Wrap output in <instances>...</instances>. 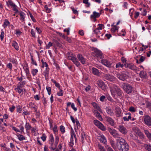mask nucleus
Masks as SVG:
<instances>
[{
	"label": "nucleus",
	"instance_id": "obj_1",
	"mask_svg": "<svg viewBox=\"0 0 151 151\" xmlns=\"http://www.w3.org/2000/svg\"><path fill=\"white\" fill-rule=\"evenodd\" d=\"M111 93L113 96H115L117 94L118 96H121L122 91L116 85H113L110 87Z\"/></svg>",
	"mask_w": 151,
	"mask_h": 151
},
{
	"label": "nucleus",
	"instance_id": "obj_2",
	"mask_svg": "<svg viewBox=\"0 0 151 151\" xmlns=\"http://www.w3.org/2000/svg\"><path fill=\"white\" fill-rule=\"evenodd\" d=\"M122 86L124 91L127 94H129L132 92L133 87L129 84L124 83L122 85Z\"/></svg>",
	"mask_w": 151,
	"mask_h": 151
},
{
	"label": "nucleus",
	"instance_id": "obj_3",
	"mask_svg": "<svg viewBox=\"0 0 151 151\" xmlns=\"http://www.w3.org/2000/svg\"><path fill=\"white\" fill-rule=\"evenodd\" d=\"M127 143L126 141L123 138L121 137H118L116 139V145L118 149L119 150L122 146Z\"/></svg>",
	"mask_w": 151,
	"mask_h": 151
},
{
	"label": "nucleus",
	"instance_id": "obj_4",
	"mask_svg": "<svg viewBox=\"0 0 151 151\" xmlns=\"http://www.w3.org/2000/svg\"><path fill=\"white\" fill-rule=\"evenodd\" d=\"M93 55L98 59H101L104 58L102 52L97 48H95L92 52Z\"/></svg>",
	"mask_w": 151,
	"mask_h": 151
},
{
	"label": "nucleus",
	"instance_id": "obj_5",
	"mask_svg": "<svg viewBox=\"0 0 151 151\" xmlns=\"http://www.w3.org/2000/svg\"><path fill=\"white\" fill-rule=\"evenodd\" d=\"M116 75L118 78L122 81H125L128 77V76L124 72L117 73Z\"/></svg>",
	"mask_w": 151,
	"mask_h": 151
},
{
	"label": "nucleus",
	"instance_id": "obj_6",
	"mask_svg": "<svg viewBox=\"0 0 151 151\" xmlns=\"http://www.w3.org/2000/svg\"><path fill=\"white\" fill-rule=\"evenodd\" d=\"M108 130L110 133L113 136L114 138H117L120 137L119 134L117 133V131L114 129H112L111 128L109 127Z\"/></svg>",
	"mask_w": 151,
	"mask_h": 151
},
{
	"label": "nucleus",
	"instance_id": "obj_7",
	"mask_svg": "<svg viewBox=\"0 0 151 151\" xmlns=\"http://www.w3.org/2000/svg\"><path fill=\"white\" fill-rule=\"evenodd\" d=\"M124 65L126 68L132 70H137V68L132 63H125L124 64Z\"/></svg>",
	"mask_w": 151,
	"mask_h": 151
},
{
	"label": "nucleus",
	"instance_id": "obj_8",
	"mask_svg": "<svg viewBox=\"0 0 151 151\" xmlns=\"http://www.w3.org/2000/svg\"><path fill=\"white\" fill-rule=\"evenodd\" d=\"M104 78L107 80L111 82H113L115 81L116 79V78L113 76L111 75L108 73L105 74Z\"/></svg>",
	"mask_w": 151,
	"mask_h": 151
},
{
	"label": "nucleus",
	"instance_id": "obj_9",
	"mask_svg": "<svg viewBox=\"0 0 151 151\" xmlns=\"http://www.w3.org/2000/svg\"><path fill=\"white\" fill-rule=\"evenodd\" d=\"M144 120L145 124L148 126H151V118L148 115L145 116Z\"/></svg>",
	"mask_w": 151,
	"mask_h": 151
},
{
	"label": "nucleus",
	"instance_id": "obj_10",
	"mask_svg": "<svg viewBox=\"0 0 151 151\" xmlns=\"http://www.w3.org/2000/svg\"><path fill=\"white\" fill-rule=\"evenodd\" d=\"M98 86L103 90H104L106 88V85L101 80H98L97 81Z\"/></svg>",
	"mask_w": 151,
	"mask_h": 151
},
{
	"label": "nucleus",
	"instance_id": "obj_11",
	"mask_svg": "<svg viewBox=\"0 0 151 151\" xmlns=\"http://www.w3.org/2000/svg\"><path fill=\"white\" fill-rule=\"evenodd\" d=\"M101 12L98 13L95 11L93 12V14L91 15L90 16V18L91 19H93L95 21L96 20V18L99 17L101 14Z\"/></svg>",
	"mask_w": 151,
	"mask_h": 151
},
{
	"label": "nucleus",
	"instance_id": "obj_12",
	"mask_svg": "<svg viewBox=\"0 0 151 151\" xmlns=\"http://www.w3.org/2000/svg\"><path fill=\"white\" fill-rule=\"evenodd\" d=\"M101 63L104 65L109 67L111 68V63L108 60L104 59L101 60Z\"/></svg>",
	"mask_w": 151,
	"mask_h": 151
},
{
	"label": "nucleus",
	"instance_id": "obj_13",
	"mask_svg": "<svg viewBox=\"0 0 151 151\" xmlns=\"http://www.w3.org/2000/svg\"><path fill=\"white\" fill-rule=\"evenodd\" d=\"M105 119L109 124L111 126H113L114 125V121L113 119L110 117L106 116L105 117Z\"/></svg>",
	"mask_w": 151,
	"mask_h": 151
},
{
	"label": "nucleus",
	"instance_id": "obj_14",
	"mask_svg": "<svg viewBox=\"0 0 151 151\" xmlns=\"http://www.w3.org/2000/svg\"><path fill=\"white\" fill-rule=\"evenodd\" d=\"M119 129L122 133L123 134H125L127 133V131L126 128L122 125H120L119 126Z\"/></svg>",
	"mask_w": 151,
	"mask_h": 151
},
{
	"label": "nucleus",
	"instance_id": "obj_15",
	"mask_svg": "<svg viewBox=\"0 0 151 151\" xmlns=\"http://www.w3.org/2000/svg\"><path fill=\"white\" fill-rule=\"evenodd\" d=\"M77 57L79 60L83 64H84L85 63L86 59L81 54L78 55Z\"/></svg>",
	"mask_w": 151,
	"mask_h": 151
},
{
	"label": "nucleus",
	"instance_id": "obj_16",
	"mask_svg": "<svg viewBox=\"0 0 151 151\" xmlns=\"http://www.w3.org/2000/svg\"><path fill=\"white\" fill-rule=\"evenodd\" d=\"M49 68H46L45 70L43 72V73L45 77V79L47 81L49 79Z\"/></svg>",
	"mask_w": 151,
	"mask_h": 151
},
{
	"label": "nucleus",
	"instance_id": "obj_17",
	"mask_svg": "<svg viewBox=\"0 0 151 151\" xmlns=\"http://www.w3.org/2000/svg\"><path fill=\"white\" fill-rule=\"evenodd\" d=\"M129 149V146L128 144L126 143L125 144L123 145L122 148L119 150L120 151H128Z\"/></svg>",
	"mask_w": 151,
	"mask_h": 151
},
{
	"label": "nucleus",
	"instance_id": "obj_18",
	"mask_svg": "<svg viewBox=\"0 0 151 151\" xmlns=\"http://www.w3.org/2000/svg\"><path fill=\"white\" fill-rule=\"evenodd\" d=\"M106 111L107 114L110 116H113L114 114L113 111L109 107H106Z\"/></svg>",
	"mask_w": 151,
	"mask_h": 151
},
{
	"label": "nucleus",
	"instance_id": "obj_19",
	"mask_svg": "<svg viewBox=\"0 0 151 151\" xmlns=\"http://www.w3.org/2000/svg\"><path fill=\"white\" fill-rule=\"evenodd\" d=\"M92 73L94 75L99 76L100 75V73L99 70L97 69L94 67L92 68Z\"/></svg>",
	"mask_w": 151,
	"mask_h": 151
},
{
	"label": "nucleus",
	"instance_id": "obj_20",
	"mask_svg": "<svg viewBox=\"0 0 151 151\" xmlns=\"http://www.w3.org/2000/svg\"><path fill=\"white\" fill-rule=\"evenodd\" d=\"M29 106L30 107L33 108L34 109L35 112H37V107L36 105L34 103L31 102L29 103Z\"/></svg>",
	"mask_w": 151,
	"mask_h": 151
},
{
	"label": "nucleus",
	"instance_id": "obj_21",
	"mask_svg": "<svg viewBox=\"0 0 151 151\" xmlns=\"http://www.w3.org/2000/svg\"><path fill=\"white\" fill-rule=\"evenodd\" d=\"M19 15L21 17L20 20L23 22L24 21L25 14L22 12H19Z\"/></svg>",
	"mask_w": 151,
	"mask_h": 151
},
{
	"label": "nucleus",
	"instance_id": "obj_22",
	"mask_svg": "<svg viewBox=\"0 0 151 151\" xmlns=\"http://www.w3.org/2000/svg\"><path fill=\"white\" fill-rule=\"evenodd\" d=\"M92 104L93 106L95 109H96L97 110H98L100 112L101 111V109L96 103L95 102H93L92 103Z\"/></svg>",
	"mask_w": 151,
	"mask_h": 151
},
{
	"label": "nucleus",
	"instance_id": "obj_23",
	"mask_svg": "<svg viewBox=\"0 0 151 151\" xmlns=\"http://www.w3.org/2000/svg\"><path fill=\"white\" fill-rule=\"evenodd\" d=\"M23 69L25 71L27 76H29L30 74L28 68V66L27 65L26 66H25L23 67Z\"/></svg>",
	"mask_w": 151,
	"mask_h": 151
},
{
	"label": "nucleus",
	"instance_id": "obj_24",
	"mask_svg": "<svg viewBox=\"0 0 151 151\" xmlns=\"http://www.w3.org/2000/svg\"><path fill=\"white\" fill-rule=\"evenodd\" d=\"M49 144L50 145V146H53L54 143V138L52 134H50V136Z\"/></svg>",
	"mask_w": 151,
	"mask_h": 151
},
{
	"label": "nucleus",
	"instance_id": "obj_25",
	"mask_svg": "<svg viewBox=\"0 0 151 151\" xmlns=\"http://www.w3.org/2000/svg\"><path fill=\"white\" fill-rule=\"evenodd\" d=\"M101 138L99 139L101 142L105 144L107 142L106 137L103 135H101Z\"/></svg>",
	"mask_w": 151,
	"mask_h": 151
},
{
	"label": "nucleus",
	"instance_id": "obj_26",
	"mask_svg": "<svg viewBox=\"0 0 151 151\" xmlns=\"http://www.w3.org/2000/svg\"><path fill=\"white\" fill-rule=\"evenodd\" d=\"M53 45H56L59 47H61L62 46V45L60 43L56 40H53Z\"/></svg>",
	"mask_w": 151,
	"mask_h": 151
},
{
	"label": "nucleus",
	"instance_id": "obj_27",
	"mask_svg": "<svg viewBox=\"0 0 151 151\" xmlns=\"http://www.w3.org/2000/svg\"><path fill=\"white\" fill-rule=\"evenodd\" d=\"M139 75L141 78H146L147 74L146 72L144 71H142L140 73Z\"/></svg>",
	"mask_w": 151,
	"mask_h": 151
},
{
	"label": "nucleus",
	"instance_id": "obj_28",
	"mask_svg": "<svg viewBox=\"0 0 151 151\" xmlns=\"http://www.w3.org/2000/svg\"><path fill=\"white\" fill-rule=\"evenodd\" d=\"M12 45L17 50H18L19 49V47L18 46V44L15 41H13L12 44Z\"/></svg>",
	"mask_w": 151,
	"mask_h": 151
},
{
	"label": "nucleus",
	"instance_id": "obj_29",
	"mask_svg": "<svg viewBox=\"0 0 151 151\" xmlns=\"http://www.w3.org/2000/svg\"><path fill=\"white\" fill-rule=\"evenodd\" d=\"M25 128H26V132H28L31 128V126L29 123H26L25 125Z\"/></svg>",
	"mask_w": 151,
	"mask_h": 151
},
{
	"label": "nucleus",
	"instance_id": "obj_30",
	"mask_svg": "<svg viewBox=\"0 0 151 151\" xmlns=\"http://www.w3.org/2000/svg\"><path fill=\"white\" fill-rule=\"evenodd\" d=\"M86 138V135L84 132H82L81 134V142L83 143L84 142L85 139Z\"/></svg>",
	"mask_w": 151,
	"mask_h": 151
},
{
	"label": "nucleus",
	"instance_id": "obj_31",
	"mask_svg": "<svg viewBox=\"0 0 151 151\" xmlns=\"http://www.w3.org/2000/svg\"><path fill=\"white\" fill-rule=\"evenodd\" d=\"M21 86H18L17 87L15 88L16 90L19 93H20L23 92V89L21 88Z\"/></svg>",
	"mask_w": 151,
	"mask_h": 151
},
{
	"label": "nucleus",
	"instance_id": "obj_32",
	"mask_svg": "<svg viewBox=\"0 0 151 151\" xmlns=\"http://www.w3.org/2000/svg\"><path fill=\"white\" fill-rule=\"evenodd\" d=\"M6 3L8 6H10L12 7L13 6H15V4L11 0H8Z\"/></svg>",
	"mask_w": 151,
	"mask_h": 151
},
{
	"label": "nucleus",
	"instance_id": "obj_33",
	"mask_svg": "<svg viewBox=\"0 0 151 151\" xmlns=\"http://www.w3.org/2000/svg\"><path fill=\"white\" fill-rule=\"evenodd\" d=\"M95 33L97 37H100V34H101V33L99 30L98 29H96L93 31Z\"/></svg>",
	"mask_w": 151,
	"mask_h": 151
},
{
	"label": "nucleus",
	"instance_id": "obj_34",
	"mask_svg": "<svg viewBox=\"0 0 151 151\" xmlns=\"http://www.w3.org/2000/svg\"><path fill=\"white\" fill-rule=\"evenodd\" d=\"M96 116L100 121H102L103 119L100 113L97 111L95 113Z\"/></svg>",
	"mask_w": 151,
	"mask_h": 151
},
{
	"label": "nucleus",
	"instance_id": "obj_35",
	"mask_svg": "<svg viewBox=\"0 0 151 151\" xmlns=\"http://www.w3.org/2000/svg\"><path fill=\"white\" fill-rule=\"evenodd\" d=\"M73 135H71L70 139V141L69 142V146L70 147H72L73 145H74V143H73Z\"/></svg>",
	"mask_w": 151,
	"mask_h": 151
},
{
	"label": "nucleus",
	"instance_id": "obj_36",
	"mask_svg": "<svg viewBox=\"0 0 151 151\" xmlns=\"http://www.w3.org/2000/svg\"><path fill=\"white\" fill-rule=\"evenodd\" d=\"M51 81L55 84V85L56 87L58 88L59 89H60V86L59 83H57L56 81L53 79H52L51 80Z\"/></svg>",
	"mask_w": 151,
	"mask_h": 151
},
{
	"label": "nucleus",
	"instance_id": "obj_37",
	"mask_svg": "<svg viewBox=\"0 0 151 151\" xmlns=\"http://www.w3.org/2000/svg\"><path fill=\"white\" fill-rule=\"evenodd\" d=\"M10 24V22L7 19H5L3 25V27L5 28L7 26Z\"/></svg>",
	"mask_w": 151,
	"mask_h": 151
},
{
	"label": "nucleus",
	"instance_id": "obj_38",
	"mask_svg": "<svg viewBox=\"0 0 151 151\" xmlns=\"http://www.w3.org/2000/svg\"><path fill=\"white\" fill-rule=\"evenodd\" d=\"M110 144L111 146L114 150H116V147L115 145L114 141L112 140H110Z\"/></svg>",
	"mask_w": 151,
	"mask_h": 151
},
{
	"label": "nucleus",
	"instance_id": "obj_39",
	"mask_svg": "<svg viewBox=\"0 0 151 151\" xmlns=\"http://www.w3.org/2000/svg\"><path fill=\"white\" fill-rule=\"evenodd\" d=\"M31 63L33 65H34L36 66H37V65L36 61L35 60L33 59V56L32 55H31Z\"/></svg>",
	"mask_w": 151,
	"mask_h": 151
},
{
	"label": "nucleus",
	"instance_id": "obj_40",
	"mask_svg": "<svg viewBox=\"0 0 151 151\" xmlns=\"http://www.w3.org/2000/svg\"><path fill=\"white\" fill-rule=\"evenodd\" d=\"M98 127L103 131H105L106 129L105 127L101 123L100 124Z\"/></svg>",
	"mask_w": 151,
	"mask_h": 151
},
{
	"label": "nucleus",
	"instance_id": "obj_41",
	"mask_svg": "<svg viewBox=\"0 0 151 151\" xmlns=\"http://www.w3.org/2000/svg\"><path fill=\"white\" fill-rule=\"evenodd\" d=\"M38 72V70L37 69H33L32 70V73L33 76H35Z\"/></svg>",
	"mask_w": 151,
	"mask_h": 151
},
{
	"label": "nucleus",
	"instance_id": "obj_42",
	"mask_svg": "<svg viewBox=\"0 0 151 151\" xmlns=\"http://www.w3.org/2000/svg\"><path fill=\"white\" fill-rule=\"evenodd\" d=\"M49 148L50 149V151H60L58 148L54 147V146H50Z\"/></svg>",
	"mask_w": 151,
	"mask_h": 151
},
{
	"label": "nucleus",
	"instance_id": "obj_43",
	"mask_svg": "<svg viewBox=\"0 0 151 151\" xmlns=\"http://www.w3.org/2000/svg\"><path fill=\"white\" fill-rule=\"evenodd\" d=\"M18 137V139L20 141H22L25 139V137L22 135L19 134V135H17Z\"/></svg>",
	"mask_w": 151,
	"mask_h": 151
},
{
	"label": "nucleus",
	"instance_id": "obj_44",
	"mask_svg": "<svg viewBox=\"0 0 151 151\" xmlns=\"http://www.w3.org/2000/svg\"><path fill=\"white\" fill-rule=\"evenodd\" d=\"M98 146L100 149V151H106L104 147L99 143L98 144Z\"/></svg>",
	"mask_w": 151,
	"mask_h": 151
},
{
	"label": "nucleus",
	"instance_id": "obj_45",
	"mask_svg": "<svg viewBox=\"0 0 151 151\" xmlns=\"http://www.w3.org/2000/svg\"><path fill=\"white\" fill-rule=\"evenodd\" d=\"M93 123L95 125L98 127L99 126L100 124L101 123L99 121L97 120H95L93 121Z\"/></svg>",
	"mask_w": 151,
	"mask_h": 151
},
{
	"label": "nucleus",
	"instance_id": "obj_46",
	"mask_svg": "<svg viewBox=\"0 0 151 151\" xmlns=\"http://www.w3.org/2000/svg\"><path fill=\"white\" fill-rule=\"evenodd\" d=\"M124 65L122 64H121V63L119 62L116 64V68H118L119 67L122 68L124 67Z\"/></svg>",
	"mask_w": 151,
	"mask_h": 151
},
{
	"label": "nucleus",
	"instance_id": "obj_47",
	"mask_svg": "<svg viewBox=\"0 0 151 151\" xmlns=\"http://www.w3.org/2000/svg\"><path fill=\"white\" fill-rule=\"evenodd\" d=\"M144 133L148 138L151 136V133H150L148 131L146 130H145Z\"/></svg>",
	"mask_w": 151,
	"mask_h": 151
},
{
	"label": "nucleus",
	"instance_id": "obj_48",
	"mask_svg": "<svg viewBox=\"0 0 151 151\" xmlns=\"http://www.w3.org/2000/svg\"><path fill=\"white\" fill-rule=\"evenodd\" d=\"M17 108V112H19V113H21V111H22V109L21 108V106L20 105H18L16 107Z\"/></svg>",
	"mask_w": 151,
	"mask_h": 151
},
{
	"label": "nucleus",
	"instance_id": "obj_49",
	"mask_svg": "<svg viewBox=\"0 0 151 151\" xmlns=\"http://www.w3.org/2000/svg\"><path fill=\"white\" fill-rule=\"evenodd\" d=\"M45 8V9L46 12L47 13H50L52 11V9H49L47 7V5H45L44 7Z\"/></svg>",
	"mask_w": 151,
	"mask_h": 151
},
{
	"label": "nucleus",
	"instance_id": "obj_50",
	"mask_svg": "<svg viewBox=\"0 0 151 151\" xmlns=\"http://www.w3.org/2000/svg\"><path fill=\"white\" fill-rule=\"evenodd\" d=\"M118 30V28H117V27L116 26H114V27L111 29V31L112 32L114 33L115 32H116V31Z\"/></svg>",
	"mask_w": 151,
	"mask_h": 151
},
{
	"label": "nucleus",
	"instance_id": "obj_51",
	"mask_svg": "<svg viewBox=\"0 0 151 151\" xmlns=\"http://www.w3.org/2000/svg\"><path fill=\"white\" fill-rule=\"evenodd\" d=\"M76 124L77 126V129H78L80 128L81 125L79 121L77 119L76 120Z\"/></svg>",
	"mask_w": 151,
	"mask_h": 151
},
{
	"label": "nucleus",
	"instance_id": "obj_52",
	"mask_svg": "<svg viewBox=\"0 0 151 151\" xmlns=\"http://www.w3.org/2000/svg\"><path fill=\"white\" fill-rule=\"evenodd\" d=\"M60 130L62 133H64L65 132V127L63 126H60Z\"/></svg>",
	"mask_w": 151,
	"mask_h": 151
},
{
	"label": "nucleus",
	"instance_id": "obj_53",
	"mask_svg": "<svg viewBox=\"0 0 151 151\" xmlns=\"http://www.w3.org/2000/svg\"><path fill=\"white\" fill-rule=\"evenodd\" d=\"M52 45H53V43H51L50 42H49L46 46V49H49L50 47Z\"/></svg>",
	"mask_w": 151,
	"mask_h": 151
},
{
	"label": "nucleus",
	"instance_id": "obj_54",
	"mask_svg": "<svg viewBox=\"0 0 151 151\" xmlns=\"http://www.w3.org/2000/svg\"><path fill=\"white\" fill-rule=\"evenodd\" d=\"M29 14L30 16V18H31V19H32V21L34 22H36V20H35V19L34 17H33L32 15V13L30 12H29Z\"/></svg>",
	"mask_w": 151,
	"mask_h": 151
},
{
	"label": "nucleus",
	"instance_id": "obj_55",
	"mask_svg": "<svg viewBox=\"0 0 151 151\" xmlns=\"http://www.w3.org/2000/svg\"><path fill=\"white\" fill-rule=\"evenodd\" d=\"M59 91L57 93V95L58 96H62L63 95V91L60 89H60Z\"/></svg>",
	"mask_w": 151,
	"mask_h": 151
},
{
	"label": "nucleus",
	"instance_id": "obj_56",
	"mask_svg": "<svg viewBox=\"0 0 151 151\" xmlns=\"http://www.w3.org/2000/svg\"><path fill=\"white\" fill-rule=\"evenodd\" d=\"M6 66L7 68H9L10 70H12V65L11 63H9L8 64H7L6 65Z\"/></svg>",
	"mask_w": 151,
	"mask_h": 151
},
{
	"label": "nucleus",
	"instance_id": "obj_57",
	"mask_svg": "<svg viewBox=\"0 0 151 151\" xmlns=\"http://www.w3.org/2000/svg\"><path fill=\"white\" fill-rule=\"evenodd\" d=\"M145 148L148 151H151V146L150 145H146Z\"/></svg>",
	"mask_w": 151,
	"mask_h": 151
},
{
	"label": "nucleus",
	"instance_id": "obj_58",
	"mask_svg": "<svg viewBox=\"0 0 151 151\" xmlns=\"http://www.w3.org/2000/svg\"><path fill=\"white\" fill-rule=\"evenodd\" d=\"M46 89L48 92V93L49 95H50L51 93V88L49 86H47Z\"/></svg>",
	"mask_w": 151,
	"mask_h": 151
},
{
	"label": "nucleus",
	"instance_id": "obj_59",
	"mask_svg": "<svg viewBox=\"0 0 151 151\" xmlns=\"http://www.w3.org/2000/svg\"><path fill=\"white\" fill-rule=\"evenodd\" d=\"M12 7H13L12 10L15 12V13L16 14L18 13V10L17 8V6L15 4V6H13Z\"/></svg>",
	"mask_w": 151,
	"mask_h": 151
},
{
	"label": "nucleus",
	"instance_id": "obj_60",
	"mask_svg": "<svg viewBox=\"0 0 151 151\" xmlns=\"http://www.w3.org/2000/svg\"><path fill=\"white\" fill-rule=\"evenodd\" d=\"M52 130H53V132H54L55 134L56 133V132H57L58 131L57 127V125L55 124L54 125V127L53 128Z\"/></svg>",
	"mask_w": 151,
	"mask_h": 151
},
{
	"label": "nucleus",
	"instance_id": "obj_61",
	"mask_svg": "<svg viewBox=\"0 0 151 151\" xmlns=\"http://www.w3.org/2000/svg\"><path fill=\"white\" fill-rule=\"evenodd\" d=\"M115 113L118 117L120 116L121 112L119 110H116L115 111Z\"/></svg>",
	"mask_w": 151,
	"mask_h": 151
},
{
	"label": "nucleus",
	"instance_id": "obj_62",
	"mask_svg": "<svg viewBox=\"0 0 151 151\" xmlns=\"http://www.w3.org/2000/svg\"><path fill=\"white\" fill-rule=\"evenodd\" d=\"M1 31H2L1 33V34L0 37L1 39V41H2V40H3V39L4 37V31H2V30Z\"/></svg>",
	"mask_w": 151,
	"mask_h": 151
},
{
	"label": "nucleus",
	"instance_id": "obj_63",
	"mask_svg": "<svg viewBox=\"0 0 151 151\" xmlns=\"http://www.w3.org/2000/svg\"><path fill=\"white\" fill-rule=\"evenodd\" d=\"M31 33L32 37H36L35 33L33 29H31Z\"/></svg>",
	"mask_w": 151,
	"mask_h": 151
},
{
	"label": "nucleus",
	"instance_id": "obj_64",
	"mask_svg": "<svg viewBox=\"0 0 151 151\" xmlns=\"http://www.w3.org/2000/svg\"><path fill=\"white\" fill-rule=\"evenodd\" d=\"M106 147L107 149V151H114L112 148L108 145L106 146Z\"/></svg>",
	"mask_w": 151,
	"mask_h": 151
}]
</instances>
